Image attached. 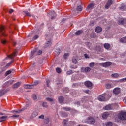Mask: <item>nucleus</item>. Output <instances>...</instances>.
<instances>
[{"label": "nucleus", "mask_w": 126, "mask_h": 126, "mask_svg": "<svg viewBox=\"0 0 126 126\" xmlns=\"http://www.w3.org/2000/svg\"><path fill=\"white\" fill-rule=\"evenodd\" d=\"M113 93L116 94H119V93H121V88H115L113 90Z\"/></svg>", "instance_id": "nucleus-13"}, {"label": "nucleus", "mask_w": 126, "mask_h": 126, "mask_svg": "<svg viewBox=\"0 0 126 126\" xmlns=\"http://www.w3.org/2000/svg\"><path fill=\"white\" fill-rule=\"evenodd\" d=\"M123 101H124L125 104H126V96L124 98Z\"/></svg>", "instance_id": "nucleus-64"}, {"label": "nucleus", "mask_w": 126, "mask_h": 126, "mask_svg": "<svg viewBox=\"0 0 126 126\" xmlns=\"http://www.w3.org/2000/svg\"><path fill=\"white\" fill-rule=\"evenodd\" d=\"M113 126V123H112V122H108L106 124V126Z\"/></svg>", "instance_id": "nucleus-48"}, {"label": "nucleus", "mask_w": 126, "mask_h": 126, "mask_svg": "<svg viewBox=\"0 0 126 126\" xmlns=\"http://www.w3.org/2000/svg\"><path fill=\"white\" fill-rule=\"evenodd\" d=\"M83 31L82 30H79L75 33V35H77L78 36L79 35H81V34H82V32Z\"/></svg>", "instance_id": "nucleus-30"}, {"label": "nucleus", "mask_w": 126, "mask_h": 126, "mask_svg": "<svg viewBox=\"0 0 126 126\" xmlns=\"http://www.w3.org/2000/svg\"><path fill=\"white\" fill-rule=\"evenodd\" d=\"M85 93H86L87 94H89V90H86L84 91Z\"/></svg>", "instance_id": "nucleus-60"}, {"label": "nucleus", "mask_w": 126, "mask_h": 126, "mask_svg": "<svg viewBox=\"0 0 126 126\" xmlns=\"http://www.w3.org/2000/svg\"><path fill=\"white\" fill-rule=\"evenodd\" d=\"M14 82V81L12 80V81H7L5 83V85H6L7 86H9V85H11V84H12Z\"/></svg>", "instance_id": "nucleus-23"}, {"label": "nucleus", "mask_w": 126, "mask_h": 126, "mask_svg": "<svg viewBox=\"0 0 126 126\" xmlns=\"http://www.w3.org/2000/svg\"><path fill=\"white\" fill-rule=\"evenodd\" d=\"M112 76V77H114V78H118L119 77V74H113Z\"/></svg>", "instance_id": "nucleus-38"}, {"label": "nucleus", "mask_w": 126, "mask_h": 126, "mask_svg": "<svg viewBox=\"0 0 126 126\" xmlns=\"http://www.w3.org/2000/svg\"><path fill=\"white\" fill-rule=\"evenodd\" d=\"M52 45V40H49L46 43V47H51Z\"/></svg>", "instance_id": "nucleus-31"}, {"label": "nucleus", "mask_w": 126, "mask_h": 126, "mask_svg": "<svg viewBox=\"0 0 126 126\" xmlns=\"http://www.w3.org/2000/svg\"><path fill=\"white\" fill-rule=\"evenodd\" d=\"M83 8L81 5H79L76 8V10L77 11H82Z\"/></svg>", "instance_id": "nucleus-27"}, {"label": "nucleus", "mask_w": 126, "mask_h": 126, "mask_svg": "<svg viewBox=\"0 0 126 126\" xmlns=\"http://www.w3.org/2000/svg\"><path fill=\"white\" fill-rule=\"evenodd\" d=\"M23 110H24V109H20V110H14L13 112H14L15 113H20L21 112H22V111H23Z\"/></svg>", "instance_id": "nucleus-40"}, {"label": "nucleus", "mask_w": 126, "mask_h": 126, "mask_svg": "<svg viewBox=\"0 0 126 126\" xmlns=\"http://www.w3.org/2000/svg\"><path fill=\"white\" fill-rule=\"evenodd\" d=\"M19 86H20V83H16L13 85V88H18Z\"/></svg>", "instance_id": "nucleus-26"}, {"label": "nucleus", "mask_w": 126, "mask_h": 126, "mask_svg": "<svg viewBox=\"0 0 126 126\" xmlns=\"http://www.w3.org/2000/svg\"><path fill=\"white\" fill-rule=\"evenodd\" d=\"M112 65V63L110 62H106L104 63H101V65H102L103 67H108Z\"/></svg>", "instance_id": "nucleus-7"}, {"label": "nucleus", "mask_w": 126, "mask_h": 126, "mask_svg": "<svg viewBox=\"0 0 126 126\" xmlns=\"http://www.w3.org/2000/svg\"><path fill=\"white\" fill-rule=\"evenodd\" d=\"M11 72H12V71H11V70H10L7 71L5 74V76H7V75H9V74H10Z\"/></svg>", "instance_id": "nucleus-33"}, {"label": "nucleus", "mask_w": 126, "mask_h": 126, "mask_svg": "<svg viewBox=\"0 0 126 126\" xmlns=\"http://www.w3.org/2000/svg\"><path fill=\"white\" fill-rule=\"evenodd\" d=\"M68 56V53H65L64 55V59H65V60H66V59H67V56Z\"/></svg>", "instance_id": "nucleus-49"}, {"label": "nucleus", "mask_w": 126, "mask_h": 126, "mask_svg": "<svg viewBox=\"0 0 126 126\" xmlns=\"http://www.w3.org/2000/svg\"><path fill=\"white\" fill-rule=\"evenodd\" d=\"M95 30L96 33H100L101 32L102 29L101 27H97L95 28Z\"/></svg>", "instance_id": "nucleus-16"}, {"label": "nucleus", "mask_w": 126, "mask_h": 126, "mask_svg": "<svg viewBox=\"0 0 126 126\" xmlns=\"http://www.w3.org/2000/svg\"><path fill=\"white\" fill-rule=\"evenodd\" d=\"M39 84V81H35L34 82V84L32 85H26L25 86V88H27V89H32V88H34V86H36V85H38Z\"/></svg>", "instance_id": "nucleus-2"}, {"label": "nucleus", "mask_w": 126, "mask_h": 126, "mask_svg": "<svg viewBox=\"0 0 126 126\" xmlns=\"http://www.w3.org/2000/svg\"><path fill=\"white\" fill-rule=\"evenodd\" d=\"M5 93V91L2 90L0 91V97H1Z\"/></svg>", "instance_id": "nucleus-32"}, {"label": "nucleus", "mask_w": 126, "mask_h": 126, "mask_svg": "<svg viewBox=\"0 0 126 126\" xmlns=\"http://www.w3.org/2000/svg\"><path fill=\"white\" fill-rule=\"evenodd\" d=\"M103 110H106V111H110L112 110V106L110 104L106 105L105 107H103Z\"/></svg>", "instance_id": "nucleus-15"}, {"label": "nucleus", "mask_w": 126, "mask_h": 126, "mask_svg": "<svg viewBox=\"0 0 126 126\" xmlns=\"http://www.w3.org/2000/svg\"><path fill=\"white\" fill-rule=\"evenodd\" d=\"M112 4L113 1H112V0H108L105 5V8H106V9H108L109 7H110Z\"/></svg>", "instance_id": "nucleus-9"}, {"label": "nucleus", "mask_w": 126, "mask_h": 126, "mask_svg": "<svg viewBox=\"0 0 126 126\" xmlns=\"http://www.w3.org/2000/svg\"><path fill=\"white\" fill-rule=\"evenodd\" d=\"M73 73V71L72 70H70L67 72V75H70V74H72Z\"/></svg>", "instance_id": "nucleus-37"}, {"label": "nucleus", "mask_w": 126, "mask_h": 126, "mask_svg": "<svg viewBox=\"0 0 126 126\" xmlns=\"http://www.w3.org/2000/svg\"><path fill=\"white\" fill-rule=\"evenodd\" d=\"M63 110H64V111H66L67 112L70 111V110H71V108H70V107H62Z\"/></svg>", "instance_id": "nucleus-24"}, {"label": "nucleus", "mask_w": 126, "mask_h": 126, "mask_svg": "<svg viewBox=\"0 0 126 126\" xmlns=\"http://www.w3.org/2000/svg\"><path fill=\"white\" fill-rule=\"evenodd\" d=\"M50 15H51V19H55V17H56V12L54 11H51V12H49Z\"/></svg>", "instance_id": "nucleus-14"}, {"label": "nucleus", "mask_w": 126, "mask_h": 126, "mask_svg": "<svg viewBox=\"0 0 126 126\" xmlns=\"http://www.w3.org/2000/svg\"><path fill=\"white\" fill-rule=\"evenodd\" d=\"M37 48H35L31 52V57H33L34 56V54L35 53L37 52Z\"/></svg>", "instance_id": "nucleus-25"}, {"label": "nucleus", "mask_w": 126, "mask_h": 126, "mask_svg": "<svg viewBox=\"0 0 126 126\" xmlns=\"http://www.w3.org/2000/svg\"><path fill=\"white\" fill-rule=\"evenodd\" d=\"M23 13L27 15V16H29V17H31V14L27 11H23Z\"/></svg>", "instance_id": "nucleus-29"}, {"label": "nucleus", "mask_w": 126, "mask_h": 126, "mask_svg": "<svg viewBox=\"0 0 126 126\" xmlns=\"http://www.w3.org/2000/svg\"><path fill=\"white\" fill-rule=\"evenodd\" d=\"M49 118H46V119L44 120V123H45V124H48V123H49Z\"/></svg>", "instance_id": "nucleus-47"}, {"label": "nucleus", "mask_w": 126, "mask_h": 126, "mask_svg": "<svg viewBox=\"0 0 126 126\" xmlns=\"http://www.w3.org/2000/svg\"><path fill=\"white\" fill-rule=\"evenodd\" d=\"M90 70H91V68H90V67H87L86 68H81V72H88V71H90Z\"/></svg>", "instance_id": "nucleus-11"}, {"label": "nucleus", "mask_w": 126, "mask_h": 126, "mask_svg": "<svg viewBox=\"0 0 126 126\" xmlns=\"http://www.w3.org/2000/svg\"><path fill=\"white\" fill-rule=\"evenodd\" d=\"M13 62H14V60L12 59V61L8 63L6 66H5L2 69V71H5V70H6V69H7V67H8V66H9V65H10V64H11V63H13Z\"/></svg>", "instance_id": "nucleus-8"}, {"label": "nucleus", "mask_w": 126, "mask_h": 126, "mask_svg": "<svg viewBox=\"0 0 126 126\" xmlns=\"http://www.w3.org/2000/svg\"><path fill=\"white\" fill-rule=\"evenodd\" d=\"M58 101L60 103H63V101H64V98L63 96H60L58 98Z\"/></svg>", "instance_id": "nucleus-22"}, {"label": "nucleus", "mask_w": 126, "mask_h": 126, "mask_svg": "<svg viewBox=\"0 0 126 126\" xmlns=\"http://www.w3.org/2000/svg\"><path fill=\"white\" fill-rule=\"evenodd\" d=\"M86 122L87 124L94 125V124H95V119H94L93 117H89Z\"/></svg>", "instance_id": "nucleus-4"}, {"label": "nucleus", "mask_w": 126, "mask_h": 126, "mask_svg": "<svg viewBox=\"0 0 126 126\" xmlns=\"http://www.w3.org/2000/svg\"><path fill=\"white\" fill-rule=\"evenodd\" d=\"M6 119H7V116H2L0 117V123H2L4 121H6Z\"/></svg>", "instance_id": "nucleus-18"}, {"label": "nucleus", "mask_w": 126, "mask_h": 126, "mask_svg": "<svg viewBox=\"0 0 126 126\" xmlns=\"http://www.w3.org/2000/svg\"><path fill=\"white\" fill-rule=\"evenodd\" d=\"M72 62L73 63H77V59H76V58H72Z\"/></svg>", "instance_id": "nucleus-36"}, {"label": "nucleus", "mask_w": 126, "mask_h": 126, "mask_svg": "<svg viewBox=\"0 0 126 126\" xmlns=\"http://www.w3.org/2000/svg\"><path fill=\"white\" fill-rule=\"evenodd\" d=\"M0 36H6V34H5V30L3 26H0Z\"/></svg>", "instance_id": "nucleus-5"}, {"label": "nucleus", "mask_w": 126, "mask_h": 126, "mask_svg": "<svg viewBox=\"0 0 126 126\" xmlns=\"http://www.w3.org/2000/svg\"><path fill=\"white\" fill-rule=\"evenodd\" d=\"M120 9H125L126 8V6H121V7L120 8Z\"/></svg>", "instance_id": "nucleus-62"}, {"label": "nucleus", "mask_w": 126, "mask_h": 126, "mask_svg": "<svg viewBox=\"0 0 126 126\" xmlns=\"http://www.w3.org/2000/svg\"><path fill=\"white\" fill-rule=\"evenodd\" d=\"M42 53H43V51H42L41 50H39L38 51L37 55L38 56H40V55H42Z\"/></svg>", "instance_id": "nucleus-46"}, {"label": "nucleus", "mask_w": 126, "mask_h": 126, "mask_svg": "<svg viewBox=\"0 0 126 126\" xmlns=\"http://www.w3.org/2000/svg\"><path fill=\"white\" fill-rule=\"evenodd\" d=\"M50 81L49 80H47L46 81V84H47V86H48V87H49V86H50Z\"/></svg>", "instance_id": "nucleus-55"}, {"label": "nucleus", "mask_w": 126, "mask_h": 126, "mask_svg": "<svg viewBox=\"0 0 126 126\" xmlns=\"http://www.w3.org/2000/svg\"><path fill=\"white\" fill-rule=\"evenodd\" d=\"M9 12L10 13H12V12H13V9H10L9 10Z\"/></svg>", "instance_id": "nucleus-63"}, {"label": "nucleus", "mask_w": 126, "mask_h": 126, "mask_svg": "<svg viewBox=\"0 0 126 126\" xmlns=\"http://www.w3.org/2000/svg\"><path fill=\"white\" fill-rule=\"evenodd\" d=\"M118 119L121 121H126V112H122L118 114Z\"/></svg>", "instance_id": "nucleus-1"}, {"label": "nucleus", "mask_w": 126, "mask_h": 126, "mask_svg": "<svg viewBox=\"0 0 126 126\" xmlns=\"http://www.w3.org/2000/svg\"><path fill=\"white\" fill-rule=\"evenodd\" d=\"M109 116V112H104L102 114V118L103 119H106Z\"/></svg>", "instance_id": "nucleus-19"}, {"label": "nucleus", "mask_w": 126, "mask_h": 126, "mask_svg": "<svg viewBox=\"0 0 126 126\" xmlns=\"http://www.w3.org/2000/svg\"><path fill=\"white\" fill-rule=\"evenodd\" d=\"M125 23H126V19H125L118 20V24H125Z\"/></svg>", "instance_id": "nucleus-20"}, {"label": "nucleus", "mask_w": 126, "mask_h": 126, "mask_svg": "<svg viewBox=\"0 0 126 126\" xmlns=\"http://www.w3.org/2000/svg\"><path fill=\"white\" fill-rule=\"evenodd\" d=\"M12 44L14 47H15L16 46V42L13 41H12Z\"/></svg>", "instance_id": "nucleus-58"}, {"label": "nucleus", "mask_w": 126, "mask_h": 126, "mask_svg": "<svg viewBox=\"0 0 126 126\" xmlns=\"http://www.w3.org/2000/svg\"><path fill=\"white\" fill-rule=\"evenodd\" d=\"M42 106L44 108H48V107H49V105H48V103H47V102H43L42 104Z\"/></svg>", "instance_id": "nucleus-35"}, {"label": "nucleus", "mask_w": 126, "mask_h": 126, "mask_svg": "<svg viewBox=\"0 0 126 126\" xmlns=\"http://www.w3.org/2000/svg\"><path fill=\"white\" fill-rule=\"evenodd\" d=\"M46 100L47 101H49V102H53V99L51 98H46Z\"/></svg>", "instance_id": "nucleus-50"}, {"label": "nucleus", "mask_w": 126, "mask_h": 126, "mask_svg": "<svg viewBox=\"0 0 126 126\" xmlns=\"http://www.w3.org/2000/svg\"><path fill=\"white\" fill-rule=\"evenodd\" d=\"M84 84L88 88H92V87H93V84H92V82L89 81H85L84 82Z\"/></svg>", "instance_id": "nucleus-6"}, {"label": "nucleus", "mask_w": 126, "mask_h": 126, "mask_svg": "<svg viewBox=\"0 0 126 126\" xmlns=\"http://www.w3.org/2000/svg\"><path fill=\"white\" fill-rule=\"evenodd\" d=\"M120 41L121 43H126V38L123 37L120 39Z\"/></svg>", "instance_id": "nucleus-28"}, {"label": "nucleus", "mask_w": 126, "mask_h": 126, "mask_svg": "<svg viewBox=\"0 0 126 126\" xmlns=\"http://www.w3.org/2000/svg\"><path fill=\"white\" fill-rule=\"evenodd\" d=\"M39 38V36L38 35H36L33 37V40H37Z\"/></svg>", "instance_id": "nucleus-52"}, {"label": "nucleus", "mask_w": 126, "mask_h": 126, "mask_svg": "<svg viewBox=\"0 0 126 126\" xmlns=\"http://www.w3.org/2000/svg\"><path fill=\"white\" fill-rule=\"evenodd\" d=\"M84 57L86 59H89V56H88V55L87 54H85Z\"/></svg>", "instance_id": "nucleus-57"}, {"label": "nucleus", "mask_w": 126, "mask_h": 126, "mask_svg": "<svg viewBox=\"0 0 126 126\" xmlns=\"http://www.w3.org/2000/svg\"><path fill=\"white\" fill-rule=\"evenodd\" d=\"M94 65H95V63L94 62H92L89 64V66H90V67H93Z\"/></svg>", "instance_id": "nucleus-41"}, {"label": "nucleus", "mask_w": 126, "mask_h": 126, "mask_svg": "<svg viewBox=\"0 0 126 126\" xmlns=\"http://www.w3.org/2000/svg\"><path fill=\"white\" fill-rule=\"evenodd\" d=\"M110 47H111V45H110V44L108 43H105L104 44V48L106 50H109V49H110Z\"/></svg>", "instance_id": "nucleus-17"}, {"label": "nucleus", "mask_w": 126, "mask_h": 126, "mask_svg": "<svg viewBox=\"0 0 126 126\" xmlns=\"http://www.w3.org/2000/svg\"><path fill=\"white\" fill-rule=\"evenodd\" d=\"M56 72L58 73H61V72H62V70L60 68H56Z\"/></svg>", "instance_id": "nucleus-42"}, {"label": "nucleus", "mask_w": 126, "mask_h": 126, "mask_svg": "<svg viewBox=\"0 0 126 126\" xmlns=\"http://www.w3.org/2000/svg\"><path fill=\"white\" fill-rule=\"evenodd\" d=\"M63 92L64 93H67V92H68V88H64Z\"/></svg>", "instance_id": "nucleus-44"}, {"label": "nucleus", "mask_w": 126, "mask_h": 126, "mask_svg": "<svg viewBox=\"0 0 126 126\" xmlns=\"http://www.w3.org/2000/svg\"><path fill=\"white\" fill-rule=\"evenodd\" d=\"M105 87L106 89H110L111 88H113V86L111 84L107 83L106 84Z\"/></svg>", "instance_id": "nucleus-21"}, {"label": "nucleus", "mask_w": 126, "mask_h": 126, "mask_svg": "<svg viewBox=\"0 0 126 126\" xmlns=\"http://www.w3.org/2000/svg\"><path fill=\"white\" fill-rule=\"evenodd\" d=\"M17 55V52H14L13 53V54L8 55L7 57L5 58L6 59H11L12 60Z\"/></svg>", "instance_id": "nucleus-10"}, {"label": "nucleus", "mask_w": 126, "mask_h": 126, "mask_svg": "<svg viewBox=\"0 0 126 126\" xmlns=\"http://www.w3.org/2000/svg\"><path fill=\"white\" fill-rule=\"evenodd\" d=\"M120 81H121V82H124V81H126V77L125 78L121 79L120 80Z\"/></svg>", "instance_id": "nucleus-56"}, {"label": "nucleus", "mask_w": 126, "mask_h": 126, "mask_svg": "<svg viewBox=\"0 0 126 126\" xmlns=\"http://www.w3.org/2000/svg\"><path fill=\"white\" fill-rule=\"evenodd\" d=\"M106 98H107V94H101L98 97V101L100 102H103L106 101Z\"/></svg>", "instance_id": "nucleus-3"}, {"label": "nucleus", "mask_w": 126, "mask_h": 126, "mask_svg": "<svg viewBox=\"0 0 126 126\" xmlns=\"http://www.w3.org/2000/svg\"><path fill=\"white\" fill-rule=\"evenodd\" d=\"M91 36L92 38H95L96 37V34L95 33H92Z\"/></svg>", "instance_id": "nucleus-53"}, {"label": "nucleus", "mask_w": 126, "mask_h": 126, "mask_svg": "<svg viewBox=\"0 0 126 126\" xmlns=\"http://www.w3.org/2000/svg\"><path fill=\"white\" fill-rule=\"evenodd\" d=\"M67 123V120H64L63 122V125H66Z\"/></svg>", "instance_id": "nucleus-54"}, {"label": "nucleus", "mask_w": 126, "mask_h": 126, "mask_svg": "<svg viewBox=\"0 0 126 126\" xmlns=\"http://www.w3.org/2000/svg\"><path fill=\"white\" fill-rule=\"evenodd\" d=\"M1 43L2 44H3V45H4V44H6V40H3L2 39H1Z\"/></svg>", "instance_id": "nucleus-45"}, {"label": "nucleus", "mask_w": 126, "mask_h": 126, "mask_svg": "<svg viewBox=\"0 0 126 126\" xmlns=\"http://www.w3.org/2000/svg\"><path fill=\"white\" fill-rule=\"evenodd\" d=\"M56 52L57 53V54H60L61 53V50L60 49H56Z\"/></svg>", "instance_id": "nucleus-59"}, {"label": "nucleus", "mask_w": 126, "mask_h": 126, "mask_svg": "<svg viewBox=\"0 0 126 126\" xmlns=\"http://www.w3.org/2000/svg\"><path fill=\"white\" fill-rule=\"evenodd\" d=\"M37 116H38V113H37V112H33L32 114V117L33 118H35L37 117Z\"/></svg>", "instance_id": "nucleus-34"}, {"label": "nucleus", "mask_w": 126, "mask_h": 126, "mask_svg": "<svg viewBox=\"0 0 126 126\" xmlns=\"http://www.w3.org/2000/svg\"><path fill=\"white\" fill-rule=\"evenodd\" d=\"M44 115H41V116H39V119H44Z\"/></svg>", "instance_id": "nucleus-61"}, {"label": "nucleus", "mask_w": 126, "mask_h": 126, "mask_svg": "<svg viewBox=\"0 0 126 126\" xmlns=\"http://www.w3.org/2000/svg\"><path fill=\"white\" fill-rule=\"evenodd\" d=\"M18 117H19V115H12V116L10 117V118H18Z\"/></svg>", "instance_id": "nucleus-51"}, {"label": "nucleus", "mask_w": 126, "mask_h": 126, "mask_svg": "<svg viewBox=\"0 0 126 126\" xmlns=\"http://www.w3.org/2000/svg\"><path fill=\"white\" fill-rule=\"evenodd\" d=\"M62 115L63 117H67V114L65 112H63L62 113Z\"/></svg>", "instance_id": "nucleus-43"}, {"label": "nucleus", "mask_w": 126, "mask_h": 126, "mask_svg": "<svg viewBox=\"0 0 126 126\" xmlns=\"http://www.w3.org/2000/svg\"><path fill=\"white\" fill-rule=\"evenodd\" d=\"M94 6H95V4H94V3L89 4L86 8V10H90L91 9H93Z\"/></svg>", "instance_id": "nucleus-12"}, {"label": "nucleus", "mask_w": 126, "mask_h": 126, "mask_svg": "<svg viewBox=\"0 0 126 126\" xmlns=\"http://www.w3.org/2000/svg\"><path fill=\"white\" fill-rule=\"evenodd\" d=\"M86 100H87V97L85 96L82 99V103H85L86 102Z\"/></svg>", "instance_id": "nucleus-39"}]
</instances>
